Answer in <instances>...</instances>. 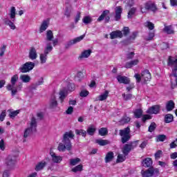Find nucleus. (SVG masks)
Here are the masks:
<instances>
[{
    "instance_id": "cd10ccee",
    "label": "nucleus",
    "mask_w": 177,
    "mask_h": 177,
    "mask_svg": "<svg viewBox=\"0 0 177 177\" xmlns=\"http://www.w3.org/2000/svg\"><path fill=\"white\" fill-rule=\"evenodd\" d=\"M19 80L24 84H28L30 81H31V77L28 75H21L19 77Z\"/></svg>"
},
{
    "instance_id": "6e6d98bb",
    "label": "nucleus",
    "mask_w": 177,
    "mask_h": 177,
    "mask_svg": "<svg viewBox=\"0 0 177 177\" xmlns=\"http://www.w3.org/2000/svg\"><path fill=\"white\" fill-rule=\"evenodd\" d=\"M88 95H89V91L86 90H82L80 93V95L81 96V97H86V96H88Z\"/></svg>"
},
{
    "instance_id": "ddd939ff",
    "label": "nucleus",
    "mask_w": 177,
    "mask_h": 177,
    "mask_svg": "<svg viewBox=\"0 0 177 177\" xmlns=\"http://www.w3.org/2000/svg\"><path fill=\"white\" fill-rule=\"evenodd\" d=\"M160 109L161 106H160V105H153L147 111V113L148 114H158Z\"/></svg>"
},
{
    "instance_id": "774afa93",
    "label": "nucleus",
    "mask_w": 177,
    "mask_h": 177,
    "mask_svg": "<svg viewBox=\"0 0 177 177\" xmlns=\"http://www.w3.org/2000/svg\"><path fill=\"white\" fill-rule=\"evenodd\" d=\"M73 111H74V108L73 106H69L66 110V114H73Z\"/></svg>"
},
{
    "instance_id": "680f3d73",
    "label": "nucleus",
    "mask_w": 177,
    "mask_h": 177,
    "mask_svg": "<svg viewBox=\"0 0 177 177\" xmlns=\"http://www.w3.org/2000/svg\"><path fill=\"white\" fill-rule=\"evenodd\" d=\"M5 50H6V46L3 45L0 48V56H3L5 54Z\"/></svg>"
},
{
    "instance_id": "423d86ee",
    "label": "nucleus",
    "mask_w": 177,
    "mask_h": 177,
    "mask_svg": "<svg viewBox=\"0 0 177 177\" xmlns=\"http://www.w3.org/2000/svg\"><path fill=\"white\" fill-rule=\"evenodd\" d=\"M17 81H19V75H14L11 77V80H10L11 84L7 86L8 91H11V93L12 96H15V95L17 93V89L15 88V85H16V82H17Z\"/></svg>"
},
{
    "instance_id": "bf43d9fd",
    "label": "nucleus",
    "mask_w": 177,
    "mask_h": 177,
    "mask_svg": "<svg viewBox=\"0 0 177 177\" xmlns=\"http://www.w3.org/2000/svg\"><path fill=\"white\" fill-rule=\"evenodd\" d=\"M136 37H138V32H133L131 35L129 37V41H133V39H135L136 38Z\"/></svg>"
},
{
    "instance_id": "20e7f679",
    "label": "nucleus",
    "mask_w": 177,
    "mask_h": 177,
    "mask_svg": "<svg viewBox=\"0 0 177 177\" xmlns=\"http://www.w3.org/2000/svg\"><path fill=\"white\" fill-rule=\"evenodd\" d=\"M51 50H53V46H52V43L46 42V47L44 48V53L40 55V61L41 64H44V63H46L48 55L50 53Z\"/></svg>"
},
{
    "instance_id": "bb28decb",
    "label": "nucleus",
    "mask_w": 177,
    "mask_h": 177,
    "mask_svg": "<svg viewBox=\"0 0 177 177\" xmlns=\"http://www.w3.org/2000/svg\"><path fill=\"white\" fill-rule=\"evenodd\" d=\"M175 109V102L173 100H169L166 103L167 111H172Z\"/></svg>"
},
{
    "instance_id": "13d9d810",
    "label": "nucleus",
    "mask_w": 177,
    "mask_h": 177,
    "mask_svg": "<svg viewBox=\"0 0 177 177\" xmlns=\"http://www.w3.org/2000/svg\"><path fill=\"white\" fill-rule=\"evenodd\" d=\"M83 77H84V73H82V72H78L75 77V80L76 81H81V79H78V78H82Z\"/></svg>"
},
{
    "instance_id": "f3484780",
    "label": "nucleus",
    "mask_w": 177,
    "mask_h": 177,
    "mask_svg": "<svg viewBox=\"0 0 177 177\" xmlns=\"http://www.w3.org/2000/svg\"><path fill=\"white\" fill-rule=\"evenodd\" d=\"M151 80V75L149 71H144L142 72V81L147 82Z\"/></svg>"
},
{
    "instance_id": "864d4df0",
    "label": "nucleus",
    "mask_w": 177,
    "mask_h": 177,
    "mask_svg": "<svg viewBox=\"0 0 177 177\" xmlns=\"http://www.w3.org/2000/svg\"><path fill=\"white\" fill-rule=\"evenodd\" d=\"M154 31L149 32L148 37L145 39L146 41H151L154 38Z\"/></svg>"
},
{
    "instance_id": "09e8293b",
    "label": "nucleus",
    "mask_w": 177,
    "mask_h": 177,
    "mask_svg": "<svg viewBox=\"0 0 177 177\" xmlns=\"http://www.w3.org/2000/svg\"><path fill=\"white\" fill-rule=\"evenodd\" d=\"M145 26L147 27V28H149V30H154V24L150 22V21L145 22Z\"/></svg>"
},
{
    "instance_id": "603ef678",
    "label": "nucleus",
    "mask_w": 177,
    "mask_h": 177,
    "mask_svg": "<svg viewBox=\"0 0 177 177\" xmlns=\"http://www.w3.org/2000/svg\"><path fill=\"white\" fill-rule=\"evenodd\" d=\"M167 139V136L165 135H158L157 136V142H164Z\"/></svg>"
},
{
    "instance_id": "2eb2a0df",
    "label": "nucleus",
    "mask_w": 177,
    "mask_h": 177,
    "mask_svg": "<svg viewBox=\"0 0 177 177\" xmlns=\"http://www.w3.org/2000/svg\"><path fill=\"white\" fill-rule=\"evenodd\" d=\"M28 57L30 60H35L38 57V54L37 53V50L35 48L32 47L29 50Z\"/></svg>"
},
{
    "instance_id": "2f4dec72",
    "label": "nucleus",
    "mask_w": 177,
    "mask_h": 177,
    "mask_svg": "<svg viewBox=\"0 0 177 177\" xmlns=\"http://www.w3.org/2000/svg\"><path fill=\"white\" fill-rule=\"evenodd\" d=\"M163 31L166 34H174V28H172L171 26H165Z\"/></svg>"
},
{
    "instance_id": "a211bd4d",
    "label": "nucleus",
    "mask_w": 177,
    "mask_h": 177,
    "mask_svg": "<svg viewBox=\"0 0 177 177\" xmlns=\"http://www.w3.org/2000/svg\"><path fill=\"white\" fill-rule=\"evenodd\" d=\"M116 78L120 84H124L127 85L131 82V80L127 76L118 75Z\"/></svg>"
},
{
    "instance_id": "69168bd1",
    "label": "nucleus",
    "mask_w": 177,
    "mask_h": 177,
    "mask_svg": "<svg viewBox=\"0 0 177 177\" xmlns=\"http://www.w3.org/2000/svg\"><path fill=\"white\" fill-rule=\"evenodd\" d=\"M80 19H81V12H77L76 17L75 18V22L77 23L78 21H80Z\"/></svg>"
},
{
    "instance_id": "0e129e2a",
    "label": "nucleus",
    "mask_w": 177,
    "mask_h": 177,
    "mask_svg": "<svg viewBox=\"0 0 177 177\" xmlns=\"http://www.w3.org/2000/svg\"><path fill=\"white\" fill-rule=\"evenodd\" d=\"M122 97H124V100H129V99H132V94H122Z\"/></svg>"
},
{
    "instance_id": "f03ea898",
    "label": "nucleus",
    "mask_w": 177,
    "mask_h": 177,
    "mask_svg": "<svg viewBox=\"0 0 177 177\" xmlns=\"http://www.w3.org/2000/svg\"><path fill=\"white\" fill-rule=\"evenodd\" d=\"M168 66L172 68V73L170 75L171 80H172L173 77L176 78V84L171 82V88L174 89L177 86V57H169Z\"/></svg>"
},
{
    "instance_id": "9d476101",
    "label": "nucleus",
    "mask_w": 177,
    "mask_h": 177,
    "mask_svg": "<svg viewBox=\"0 0 177 177\" xmlns=\"http://www.w3.org/2000/svg\"><path fill=\"white\" fill-rule=\"evenodd\" d=\"M5 165L8 168H12L16 165V156L15 155H8L5 159Z\"/></svg>"
},
{
    "instance_id": "f704fd0d",
    "label": "nucleus",
    "mask_w": 177,
    "mask_h": 177,
    "mask_svg": "<svg viewBox=\"0 0 177 177\" xmlns=\"http://www.w3.org/2000/svg\"><path fill=\"white\" fill-rule=\"evenodd\" d=\"M127 156L125 154H118L116 160V162H124L127 160Z\"/></svg>"
},
{
    "instance_id": "ea45409f",
    "label": "nucleus",
    "mask_w": 177,
    "mask_h": 177,
    "mask_svg": "<svg viewBox=\"0 0 177 177\" xmlns=\"http://www.w3.org/2000/svg\"><path fill=\"white\" fill-rule=\"evenodd\" d=\"M5 24H6V26H9L10 28H11V30H16V26L15 25V24H13V22L9 19H6L5 21Z\"/></svg>"
},
{
    "instance_id": "aec40b11",
    "label": "nucleus",
    "mask_w": 177,
    "mask_h": 177,
    "mask_svg": "<svg viewBox=\"0 0 177 177\" xmlns=\"http://www.w3.org/2000/svg\"><path fill=\"white\" fill-rule=\"evenodd\" d=\"M115 20L116 21H118V20H120L121 19V14L122 13V8L121 6H117L115 8Z\"/></svg>"
},
{
    "instance_id": "f8f14e48",
    "label": "nucleus",
    "mask_w": 177,
    "mask_h": 177,
    "mask_svg": "<svg viewBox=\"0 0 177 177\" xmlns=\"http://www.w3.org/2000/svg\"><path fill=\"white\" fill-rule=\"evenodd\" d=\"M84 38H85V35H81L80 37H78L72 40H70L65 44L66 49H68V48H70V46H71L73 45H75V44H77L78 42H81V41H82V39H84Z\"/></svg>"
},
{
    "instance_id": "a18cd8bd",
    "label": "nucleus",
    "mask_w": 177,
    "mask_h": 177,
    "mask_svg": "<svg viewBox=\"0 0 177 177\" xmlns=\"http://www.w3.org/2000/svg\"><path fill=\"white\" fill-rule=\"evenodd\" d=\"M109 131L107 130V128H101L99 130V135H100L101 136H106V135H107Z\"/></svg>"
},
{
    "instance_id": "0eeeda50",
    "label": "nucleus",
    "mask_w": 177,
    "mask_h": 177,
    "mask_svg": "<svg viewBox=\"0 0 177 177\" xmlns=\"http://www.w3.org/2000/svg\"><path fill=\"white\" fill-rule=\"evenodd\" d=\"M144 6L145 8H141L142 13H147L149 10H151V12H156V10H157L156 4L151 1L146 2Z\"/></svg>"
},
{
    "instance_id": "5701e85b",
    "label": "nucleus",
    "mask_w": 177,
    "mask_h": 177,
    "mask_svg": "<svg viewBox=\"0 0 177 177\" xmlns=\"http://www.w3.org/2000/svg\"><path fill=\"white\" fill-rule=\"evenodd\" d=\"M67 95H68V91H67V90H66L65 88L59 91V100L61 101V103H63L64 102V100L67 97Z\"/></svg>"
},
{
    "instance_id": "b1692460",
    "label": "nucleus",
    "mask_w": 177,
    "mask_h": 177,
    "mask_svg": "<svg viewBox=\"0 0 177 177\" xmlns=\"http://www.w3.org/2000/svg\"><path fill=\"white\" fill-rule=\"evenodd\" d=\"M142 165L145 168H150L153 165V160L151 158H145L142 162Z\"/></svg>"
},
{
    "instance_id": "4c0bfd02",
    "label": "nucleus",
    "mask_w": 177,
    "mask_h": 177,
    "mask_svg": "<svg viewBox=\"0 0 177 177\" xmlns=\"http://www.w3.org/2000/svg\"><path fill=\"white\" fill-rule=\"evenodd\" d=\"M95 132H96V129L93 126H91L87 129V133L90 135V136H93Z\"/></svg>"
},
{
    "instance_id": "39448f33",
    "label": "nucleus",
    "mask_w": 177,
    "mask_h": 177,
    "mask_svg": "<svg viewBox=\"0 0 177 177\" xmlns=\"http://www.w3.org/2000/svg\"><path fill=\"white\" fill-rule=\"evenodd\" d=\"M119 135L121 137L122 143L125 144L131 139V129L129 127L124 128L119 131Z\"/></svg>"
},
{
    "instance_id": "7c9ffc66",
    "label": "nucleus",
    "mask_w": 177,
    "mask_h": 177,
    "mask_svg": "<svg viewBox=\"0 0 177 177\" xmlns=\"http://www.w3.org/2000/svg\"><path fill=\"white\" fill-rule=\"evenodd\" d=\"M107 97H109V91H105L98 97V99L100 102H103V100H106Z\"/></svg>"
},
{
    "instance_id": "c756f323",
    "label": "nucleus",
    "mask_w": 177,
    "mask_h": 177,
    "mask_svg": "<svg viewBox=\"0 0 177 177\" xmlns=\"http://www.w3.org/2000/svg\"><path fill=\"white\" fill-rule=\"evenodd\" d=\"M48 26H49V24L48 23V21H44L40 26L39 32L41 33V32H44V31H46Z\"/></svg>"
},
{
    "instance_id": "e2e57ef3",
    "label": "nucleus",
    "mask_w": 177,
    "mask_h": 177,
    "mask_svg": "<svg viewBox=\"0 0 177 177\" xmlns=\"http://www.w3.org/2000/svg\"><path fill=\"white\" fill-rule=\"evenodd\" d=\"M123 35L126 37V35H128L129 34V28L124 27L122 30Z\"/></svg>"
},
{
    "instance_id": "a19ab883",
    "label": "nucleus",
    "mask_w": 177,
    "mask_h": 177,
    "mask_svg": "<svg viewBox=\"0 0 177 177\" xmlns=\"http://www.w3.org/2000/svg\"><path fill=\"white\" fill-rule=\"evenodd\" d=\"M133 113L136 118H140V117H142V115L143 114V111H142V109H136Z\"/></svg>"
},
{
    "instance_id": "58836bf2",
    "label": "nucleus",
    "mask_w": 177,
    "mask_h": 177,
    "mask_svg": "<svg viewBox=\"0 0 177 177\" xmlns=\"http://www.w3.org/2000/svg\"><path fill=\"white\" fill-rule=\"evenodd\" d=\"M93 19L91 16H86L82 19V21L84 24H91Z\"/></svg>"
},
{
    "instance_id": "c85d7f7f",
    "label": "nucleus",
    "mask_w": 177,
    "mask_h": 177,
    "mask_svg": "<svg viewBox=\"0 0 177 177\" xmlns=\"http://www.w3.org/2000/svg\"><path fill=\"white\" fill-rule=\"evenodd\" d=\"M46 167V162L45 160H42L41 162L37 163V165L35 167V171H41L44 168Z\"/></svg>"
},
{
    "instance_id": "e433bc0d",
    "label": "nucleus",
    "mask_w": 177,
    "mask_h": 177,
    "mask_svg": "<svg viewBox=\"0 0 177 177\" xmlns=\"http://www.w3.org/2000/svg\"><path fill=\"white\" fill-rule=\"evenodd\" d=\"M96 143L100 146H106V145H110V141L107 140H96Z\"/></svg>"
},
{
    "instance_id": "f257e3e1",
    "label": "nucleus",
    "mask_w": 177,
    "mask_h": 177,
    "mask_svg": "<svg viewBox=\"0 0 177 177\" xmlns=\"http://www.w3.org/2000/svg\"><path fill=\"white\" fill-rule=\"evenodd\" d=\"M74 139V133L73 131H67L64 136L62 142L58 145L57 150L58 151L64 153L66 150L71 151L73 149V145L71 144V140Z\"/></svg>"
},
{
    "instance_id": "9b49d317",
    "label": "nucleus",
    "mask_w": 177,
    "mask_h": 177,
    "mask_svg": "<svg viewBox=\"0 0 177 177\" xmlns=\"http://www.w3.org/2000/svg\"><path fill=\"white\" fill-rule=\"evenodd\" d=\"M110 10H105L102 12V15L97 19V21H103L104 20L105 23H109L110 21Z\"/></svg>"
},
{
    "instance_id": "4d7b16f0",
    "label": "nucleus",
    "mask_w": 177,
    "mask_h": 177,
    "mask_svg": "<svg viewBox=\"0 0 177 177\" xmlns=\"http://www.w3.org/2000/svg\"><path fill=\"white\" fill-rule=\"evenodd\" d=\"M133 57H135V53L134 52H130V53L127 54V59H128V60H131Z\"/></svg>"
},
{
    "instance_id": "412c9836",
    "label": "nucleus",
    "mask_w": 177,
    "mask_h": 177,
    "mask_svg": "<svg viewBox=\"0 0 177 177\" xmlns=\"http://www.w3.org/2000/svg\"><path fill=\"white\" fill-rule=\"evenodd\" d=\"M122 32L120 30H115L110 33L111 39H115V38H122Z\"/></svg>"
},
{
    "instance_id": "5fc2aeb1",
    "label": "nucleus",
    "mask_w": 177,
    "mask_h": 177,
    "mask_svg": "<svg viewBox=\"0 0 177 177\" xmlns=\"http://www.w3.org/2000/svg\"><path fill=\"white\" fill-rule=\"evenodd\" d=\"M19 113H20V111H14L10 112V114H9L10 118H15V117H16L17 114H19Z\"/></svg>"
},
{
    "instance_id": "393cba45",
    "label": "nucleus",
    "mask_w": 177,
    "mask_h": 177,
    "mask_svg": "<svg viewBox=\"0 0 177 177\" xmlns=\"http://www.w3.org/2000/svg\"><path fill=\"white\" fill-rule=\"evenodd\" d=\"M141 174L142 177H151L153 176V167H149L147 170H142Z\"/></svg>"
},
{
    "instance_id": "1a4fd4ad",
    "label": "nucleus",
    "mask_w": 177,
    "mask_h": 177,
    "mask_svg": "<svg viewBox=\"0 0 177 177\" xmlns=\"http://www.w3.org/2000/svg\"><path fill=\"white\" fill-rule=\"evenodd\" d=\"M35 67V64L34 62H28L23 64L20 68H19V71L21 73H30L32 68Z\"/></svg>"
},
{
    "instance_id": "79ce46f5",
    "label": "nucleus",
    "mask_w": 177,
    "mask_h": 177,
    "mask_svg": "<svg viewBox=\"0 0 177 177\" xmlns=\"http://www.w3.org/2000/svg\"><path fill=\"white\" fill-rule=\"evenodd\" d=\"M84 168V166L82 165H79L72 169V172H81Z\"/></svg>"
},
{
    "instance_id": "052dcab7",
    "label": "nucleus",
    "mask_w": 177,
    "mask_h": 177,
    "mask_svg": "<svg viewBox=\"0 0 177 177\" xmlns=\"http://www.w3.org/2000/svg\"><path fill=\"white\" fill-rule=\"evenodd\" d=\"M136 80V82H140L142 81V73H141V76L140 74H135L134 75Z\"/></svg>"
},
{
    "instance_id": "c9c22d12",
    "label": "nucleus",
    "mask_w": 177,
    "mask_h": 177,
    "mask_svg": "<svg viewBox=\"0 0 177 177\" xmlns=\"http://www.w3.org/2000/svg\"><path fill=\"white\" fill-rule=\"evenodd\" d=\"M10 19H12V21H15V19H16V8L11 7L10 11Z\"/></svg>"
},
{
    "instance_id": "4be33fe9",
    "label": "nucleus",
    "mask_w": 177,
    "mask_h": 177,
    "mask_svg": "<svg viewBox=\"0 0 177 177\" xmlns=\"http://www.w3.org/2000/svg\"><path fill=\"white\" fill-rule=\"evenodd\" d=\"M138 64H139V59H133V60L127 62L124 65V67H125V68H132V67H133V66H138Z\"/></svg>"
},
{
    "instance_id": "7ed1b4c3",
    "label": "nucleus",
    "mask_w": 177,
    "mask_h": 177,
    "mask_svg": "<svg viewBox=\"0 0 177 177\" xmlns=\"http://www.w3.org/2000/svg\"><path fill=\"white\" fill-rule=\"evenodd\" d=\"M34 132H37V119L35 117H32L29 123V127L26 128L24 132V138H27Z\"/></svg>"
},
{
    "instance_id": "6ab92c4d",
    "label": "nucleus",
    "mask_w": 177,
    "mask_h": 177,
    "mask_svg": "<svg viewBox=\"0 0 177 177\" xmlns=\"http://www.w3.org/2000/svg\"><path fill=\"white\" fill-rule=\"evenodd\" d=\"M91 53H92V50H85L79 56V60H82V59H88L91 56Z\"/></svg>"
},
{
    "instance_id": "37998d69",
    "label": "nucleus",
    "mask_w": 177,
    "mask_h": 177,
    "mask_svg": "<svg viewBox=\"0 0 177 177\" xmlns=\"http://www.w3.org/2000/svg\"><path fill=\"white\" fill-rule=\"evenodd\" d=\"M79 162H81V159H80V158L70 159V165H77Z\"/></svg>"
},
{
    "instance_id": "72a5a7b5",
    "label": "nucleus",
    "mask_w": 177,
    "mask_h": 177,
    "mask_svg": "<svg viewBox=\"0 0 177 177\" xmlns=\"http://www.w3.org/2000/svg\"><path fill=\"white\" fill-rule=\"evenodd\" d=\"M172 121H174V115L172 114H167L165 116V122L167 124H169V122H172Z\"/></svg>"
},
{
    "instance_id": "338daca9",
    "label": "nucleus",
    "mask_w": 177,
    "mask_h": 177,
    "mask_svg": "<svg viewBox=\"0 0 177 177\" xmlns=\"http://www.w3.org/2000/svg\"><path fill=\"white\" fill-rule=\"evenodd\" d=\"M160 48L162 50H165V49H168L169 48L168 44L162 43V44H160Z\"/></svg>"
},
{
    "instance_id": "6e6552de",
    "label": "nucleus",
    "mask_w": 177,
    "mask_h": 177,
    "mask_svg": "<svg viewBox=\"0 0 177 177\" xmlns=\"http://www.w3.org/2000/svg\"><path fill=\"white\" fill-rule=\"evenodd\" d=\"M136 146H138V142L136 141L130 142L129 144H126L124 145V147L122 149V153L124 154V156H128L131 150H132L133 149H135Z\"/></svg>"
},
{
    "instance_id": "c03bdc74",
    "label": "nucleus",
    "mask_w": 177,
    "mask_h": 177,
    "mask_svg": "<svg viewBox=\"0 0 177 177\" xmlns=\"http://www.w3.org/2000/svg\"><path fill=\"white\" fill-rule=\"evenodd\" d=\"M135 13H136V8H131V10L128 12V15H127L128 19H132Z\"/></svg>"
},
{
    "instance_id": "4468645a",
    "label": "nucleus",
    "mask_w": 177,
    "mask_h": 177,
    "mask_svg": "<svg viewBox=\"0 0 177 177\" xmlns=\"http://www.w3.org/2000/svg\"><path fill=\"white\" fill-rule=\"evenodd\" d=\"M53 162L55 164H60L61 161H63V157L56 155L54 152H50Z\"/></svg>"
},
{
    "instance_id": "a878e982",
    "label": "nucleus",
    "mask_w": 177,
    "mask_h": 177,
    "mask_svg": "<svg viewBox=\"0 0 177 177\" xmlns=\"http://www.w3.org/2000/svg\"><path fill=\"white\" fill-rule=\"evenodd\" d=\"M113 159H114V153L113 151L108 152L104 158L106 164H107L108 162H111V160Z\"/></svg>"
},
{
    "instance_id": "de8ad7c7",
    "label": "nucleus",
    "mask_w": 177,
    "mask_h": 177,
    "mask_svg": "<svg viewBox=\"0 0 177 177\" xmlns=\"http://www.w3.org/2000/svg\"><path fill=\"white\" fill-rule=\"evenodd\" d=\"M75 133H76V135H82V136H84V138H85V136H86V131L85 130L76 129Z\"/></svg>"
},
{
    "instance_id": "49530a36",
    "label": "nucleus",
    "mask_w": 177,
    "mask_h": 177,
    "mask_svg": "<svg viewBox=\"0 0 177 177\" xmlns=\"http://www.w3.org/2000/svg\"><path fill=\"white\" fill-rule=\"evenodd\" d=\"M155 160L157 161L162 157V151L158 150L156 151V153L154 154Z\"/></svg>"
},
{
    "instance_id": "dca6fc26",
    "label": "nucleus",
    "mask_w": 177,
    "mask_h": 177,
    "mask_svg": "<svg viewBox=\"0 0 177 177\" xmlns=\"http://www.w3.org/2000/svg\"><path fill=\"white\" fill-rule=\"evenodd\" d=\"M56 107H57V100H56V96L52 95L49 102V109L53 110Z\"/></svg>"
},
{
    "instance_id": "8fccbe9b",
    "label": "nucleus",
    "mask_w": 177,
    "mask_h": 177,
    "mask_svg": "<svg viewBox=\"0 0 177 177\" xmlns=\"http://www.w3.org/2000/svg\"><path fill=\"white\" fill-rule=\"evenodd\" d=\"M156 128H157V124L156 123L152 122L151 123L150 126L149 127V132H153L156 130Z\"/></svg>"
},
{
    "instance_id": "473e14b6",
    "label": "nucleus",
    "mask_w": 177,
    "mask_h": 177,
    "mask_svg": "<svg viewBox=\"0 0 177 177\" xmlns=\"http://www.w3.org/2000/svg\"><path fill=\"white\" fill-rule=\"evenodd\" d=\"M46 41H47V42H50V41H53V32H52V30L47 31Z\"/></svg>"
},
{
    "instance_id": "3c124183",
    "label": "nucleus",
    "mask_w": 177,
    "mask_h": 177,
    "mask_svg": "<svg viewBox=\"0 0 177 177\" xmlns=\"http://www.w3.org/2000/svg\"><path fill=\"white\" fill-rule=\"evenodd\" d=\"M131 121V118L128 116H124L121 120L120 122L121 124H128Z\"/></svg>"
}]
</instances>
